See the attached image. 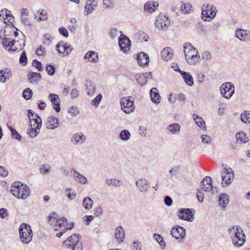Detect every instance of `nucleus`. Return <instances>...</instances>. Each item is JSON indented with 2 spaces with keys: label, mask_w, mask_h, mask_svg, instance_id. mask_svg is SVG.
<instances>
[{
  "label": "nucleus",
  "mask_w": 250,
  "mask_h": 250,
  "mask_svg": "<svg viewBox=\"0 0 250 250\" xmlns=\"http://www.w3.org/2000/svg\"><path fill=\"white\" fill-rule=\"evenodd\" d=\"M173 56V51L170 47H166L161 52V57L165 61H168Z\"/></svg>",
  "instance_id": "nucleus-26"
},
{
  "label": "nucleus",
  "mask_w": 250,
  "mask_h": 250,
  "mask_svg": "<svg viewBox=\"0 0 250 250\" xmlns=\"http://www.w3.org/2000/svg\"><path fill=\"white\" fill-rule=\"evenodd\" d=\"M221 174L222 178V185L223 187H225L224 185H227L230 184L234 177L233 170L230 167L224 168Z\"/></svg>",
  "instance_id": "nucleus-11"
},
{
  "label": "nucleus",
  "mask_w": 250,
  "mask_h": 250,
  "mask_svg": "<svg viewBox=\"0 0 250 250\" xmlns=\"http://www.w3.org/2000/svg\"><path fill=\"white\" fill-rule=\"evenodd\" d=\"M119 44L121 50L127 53L130 50V41L129 38L124 35H122L119 38Z\"/></svg>",
  "instance_id": "nucleus-12"
},
{
  "label": "nucleus",
  "mask_w": 250,
  "mask_h": 250,
  "mask_svg": "<svg viewBox=\"0 0 250 250\" xmlns=\"http://www.w3.org/2000/svg\"><path fill=\"white\" fill-rule=\"evenodd\" d=\"M71 190L70 188H67L65 190V195L71 200H73L76 197V193L75 192H73L72 193L70 192Z\"/></svg>",
  "instance_id": "nucleus-53"
},
{
  "label": "nucleus",
  "mask_w": 250,
  "mask_h": 250,
  "mask_svg": "<svg viewBox=\"0 0 250 250\" xmlns=\"http://www.w3.org/2000/svg\"><path fill=\"white\" fill-rule=\"evenodd\" d=\"M137 60L139 65L141 66H147L149 61L148 55L144 52H141L138 54Z\"/></svg>",
  "instance_id": "nucleus-18"
},
{
  "label": "nucleus",
  "mask_w": 250,
  "mask_h": 250,
  "mask_svg": "<svg viewBox=\"0 0 250 250\" xmlns=\"http://www.w3.org/2000/svg\"><path fill=\"white\" fill-rule=\"evenodd\" d=\"M32 96V91L31 89L27 88L24 89L22 93V96L26 100L30 99Z\"/></svg>",
  "instance_id": "nucleus-47"
},
{
  "label": "nucleus",
  "mask_w": 250,
  "mask_h": 250,
  "mask_svg": "<svg viewBox=\"0 0 250 250\" xmlns=\"http://www.w3.org/2000/svg\"><path fill=\"white\" fill-rule=\"evenodd\" d=\"M28 79L30 83L37 84L41 79V75L39 73L29 71Z\"/></svg>",
  "instance_id": "nucleus-24"
},
{
  "label": "nucleus",
  "mask_w": 250,
  "mask_h": 250,
  "mask_svg": "<svg viewBox=\"0 0 250 250\" xmlns=\"http://www.w3.org/2000/svg\"><path fill=\"white\" fill-rule=\"evenodd\" d=\"M102 99V95L101 94H99L98 95L92 100L91 104L96 107H97L99 105V103L101 101Z\"/></svg>",
  "instance_id": "nucleus-49"
},
{
  "label": "nucleus",
  "mask_w": 250,
  "mask_h": 250,
  "mask_svg": "<svg viewBox=\"0 0 250 250\" xmlns=\"http://www.w3.org/2000/svg\"><path fill=\"white\" fill-rule=\"evenodd\" d=\"M135 79L140 85H144L146 83V79L143 73L137 74L135 75Z\"/></svg>",
  "instance_id": "nucleus-42"
},
{
  "label": "nucleus",
  "mask_w": 250,
  "mask_h": 250,
  "mask_svg": "<svg viewBox=\"0 0 250 250\" xmlns=\"http://www.w3.org/2000/svg\"><path fill=\"white\" fill-rule=\"evenodd\" d=\"M170 23L167 17L163 14H160L156 18L155 26L157 28L165 31L168 29Z\"/></svg>",
  "instance_id": "nucleus-10"
},
{
  "label": "nucleus",
  "mask_w": 250,
  "mask_h": 250,
  "mask_svg": "<svg viewBox=\"0 0 250 250\" xmlns=\"http://www.w3.org/2000/svg\"><path fill=\"white\" fill-rule=\"evenodd\" d=\"M234 85L230 82L223 83L220 88L222 96L228 99H229L234 94Z\"/></svg>",
  "instance_id": "nucleus-8"
},
{
  "label": "nucleus",
  "mask_w": 250,
  "mask_h": 250,
  "mask_svg": "<svg viewBox=\"0 0 250 250\" xmlns=\"http://www.w3.org/2000/svg\"><path fill=\"white\" fill-rule=\"evenodd\" d=\"M8 10L7 9H2L0 11V20L7 24L5 21V17L7 16Z\"/></svg>",
  "instance_id": "nucleus-57"
},
{
  "label": "nucleus",
  "mask_w": 250,
  "mask_h": 250,
  "mask_svg": "<svg viewBox=\"0 0 250 250\" xmlns=\"http://www.w3.org/2000/svg\"><path fill=\"white\" fill-rule=\"evenodd\" d=\"M150 95L153 102L155 104H159L160 102L161 97L156 88L153 87L150 90Z\"/></svg>",
  "instance_id": "nucleus-30"
},
{
  "label": "nucleus",
  "mask_w": 250,
  "mask_h": 250,
  "mask_svg": "<svg viewBox=\"0 0 250 250\" xmlns=\"http://www.w3.org/2000/svg\"><path fill=\"white\" fill-rule=\"evenodd\" d=\"M48 222L53 227L55 231L70 230L73 227H69L67 220L64 217L58 218L56 213L53 212L48 216Z\"/></svg>",
  "instance_id": "nucleus-1"
},
{
  "label": "nucleus",
  "mask_w": 250,
  "mask_h": 250,
  "mask_svg": "<svg viewBox=\"0 0 250 250\" xmlns=\"http://www.w3.org/2000/svg\"><path fill=\"white\" fill-rule=\"evenodd\" d=\"M250 31L241 29H237L235 31V37L240 41H245L249 38Z\"/></svg>",
  "instance_id": "nucleus-21"
},
{
  "label": "nucleus",
  "mask_w": 250,
  "mask_h": 250,
  "mask_svg": "<svg viewBox=\"0 0 250 250\" xmlns=\"http://www.w3.org/2000/svg\"><path fill=\"white\" fill-rule=\"evenodd\" d=\"M153 238L159 244L162 249H164L166 247V244L163 238L159 234L154 233Z\"/></svg>",
  "instance_id": "nucleus-41"
},
{
  "label": "nucleus",
  "mask_w": 250,
  "mask_h": 250,
  "mask_svg": "<svg viewBox=\"0 0 250 250\" xmlns=\"http://www.w3.org/2000/svg\"><path fill=\"white\" fill-rule=\"evenodd\" d=\"M74 176L75 177L76 181L79 182L81 184H85L87 183V179L83 175L75 171Z\"/></svg>",
  "instance_id": "nucleus-40"
},
{
  "label": "nucleus",
  "mask_w": 250,
  "mask_h": 250,
  "mask_svg": "<svg viewBox=\"0 0 250 250\" xmlns=\"http://www.w3.org/2000/svg\"><path fill=\"white\" fill-rule=\"evenodd\" d=\"M32 65L36 67L38 69V70L40 71H41L43 70L42 63L40 62L37 61V60H34L33 61Z\"/></svg>",
  "instance_id": "nucleus-58"
},
{
  "label": "nucleus",
  "mask_w": 250,
  "mask_h": 250,
  "mask_svg": "<svg viewBox=\"0 0 250 250\" xmlns=\"http://www.w3.org/2000/svg\"><path fill=\"white\" fill-rule=\"evenodd\" d=\"M27 58L26 56V54L25 51H23L20 56V62L23 64V65H25L27 64Z\"/></svg>",
  "instance_id": "nucleus-54"
},
{
  "label": "nucleus",
  "mask_w": 250,
  "mask_h": 250,
  "mask_svg": "<svg viewBox=\"0 0 250 250\" xmlns=\"http://www.w3.org/2000/svg\"><path fill=\"white\" fill-rule=\"evenodd\" d=\"M97 6V2L94 0H87L84 7L85 13L86 15L91 13Z\"/></svg>",
  "instance_id": "nucleus-31"
},
{
  "label": "nucleus",
  "mask_w": 250,
  "mask_h": 250,
  "mask_svg": "<svg viewBox=\"0 0 250 250\" xmlns=\"http://www.w3.org/2000/svg\"><path fill=\"white\" fill-rule=\"evenodd\" d=\"M15 42H16L15 40L11 41L9 38L6 37H4L2 41L3 47L9 51H15L17 49V48L13 47Z\"/></svg>",
  "instance_id": "nucleus-23"
},
{
  "label": "nucleus",
  "mask_w": 250,
  "mask_h": 250,
  "mask_svg": "<svg viewBox=\"0 0 250 250\" xmlns=\"http://www.w3.org/2000/svg\"><path fill=\"white\" fill-rule=\"evenodd\" d=\"M10 191L15 197L23 200L27 199L30 193L29 187L20 182H14L12 185Z\"/></svg>",
  "instance_id": "nucleus-2"
},
{
  "label": "nucleus",
  "mask_w": 250,
  "mask_h": 250,
  "mask_svg": "<svg viewBox=\"0 0 250 250\" xmlns=\"http://www.w3.org/2000/svg\"><path fill=\"white\" fill-rule=\"evenodd\" d=\"M197 197L199 202L202 203L204 201V193L203 191H201L199 189H197Z\"/></svg>",
  "instance_id": "nucleus-64"
},
{
  "label": "nucleus",
  "mask_w": 250,
  "mask_h": 250,
  "mask_svg": "<svg viewBox=\"0 0 250 250\" xmlns=\"http://www.w3.org/2000/svg\"><path fill=\"white\" fill-rule=\"evenodd\" d=\"M170 232L172 236L177 240L183 239L186 235L185 229L180 226L173 228Z\"/></svg>",
  "instance_id": "nucleus-15"
},
{
  "label": "nucleus",
  "mask_w": 250,
  "mask_h": 250,
  "mask_svg": "<svg viewBox=\"0 0 250 250\" xmlns=\"http://www.w3.org/2000/svg\"><path fill=\"white\" fill-rule=\"evenodd\" d=\"M84 58L87 59L91 62H97L99 60L98 53L94 51H88L85 55Z\"/></svg>",
  "instance_id": "nucleus-27"
},
{
  "label": "nucleus",
  "mask_w": 250,
  "mask_h": 250,
  "mask_svg": "<svg viewBox=\"0 0 250 250\" xmlns=\"http://www.w3.org/2000/svg\"><path fill=\"white\" fill-rule=\"evenodd\" d=\"M184 51L185 56L186 54H188L190 51H192L193 49L195 48L193 46V45L190 43L189 42H186V43H185L184 45Z\"/></svg>",
  "instance_id": "nucleus-46"
},
{
  "label": "nucleus",
  "mask_w": 250,
  "mask_h": 250,
  "mask_svg": "<svg viewBox=\"0 0 250 250\" xmlns=\"http://www.w3.org/2000/svg\"><path fill=\"white\" fill-rule=\"evenodd\" d=\"M202 142L204 144H210L211 142V137L207 135L203 134L201 136Z\"/></svg>",
  "instance_id": "nucleus-56"
},
{
  "label": "nucleus",
  "mask_w": 250,
  "mask_h": 250,
  "mask_svg": "<svg viewBox=\"0 0 250 250\" xmlns=\"http://www.w3.org/2000/svg\"><path fill=\"white\" fill-rule=\"evenodd\" d=\"M30 128L27 131V134L31 138H35L39 134L40 128H37L36 127L32 126V125H30Z\"/></svg>",
  "instance_id": "nucleus-39"
},
{
  "label": "nucleus",
  "mask_w": 250,
  "mask_h": 250,
  "mask_svg": "<svg viewBox=\"0 0 250 250\" xmlns=\"http://www.w3.org/2000/svg\"><path fill=\"white\" fill-rule=\"evenodd\" d=\"M216 7L212 4H204L202 7V19L205 21H210L214 19L216 14Z\"/></svg>",
  "instance_id": "nucleus-6"
},
{
  "label": "nucleus",
  "mask_w": 250,
  "mask_h": 250,
  "mask_svg": "<svg viewBox=\"0 0 250 250\" xmlns=\"http://www.w3.org/2000/svg\"><path fill=\"white\" fill-rule=\"evenodd\" d=\"M132 250H141V242L137 240H134L133 242H132Z\"/></svg>",
  "instance_id": "nucleus-50"
},
{
  "label": "nucleus",
  "mask_w": 250,
  "mask_h": 250,
  "mask_svg": "<svg viewBox=\"0 0 250 250\" xmlns=\"http://www.w3.org/2000/svg\"><path fill=\"white\" fill-rule=\"evenodd\" d=\"M186 59L188 63L190 65L195 64L198 62L200 56L196 48L190 51L188 54H186Z\"/></svg>",
  "instance_id": "nucleus-13"
},
{
  "label": "nucleus",
  "mask_w": 250,
  "mask_h": 250,
  "mask_svg": "<svg viewBox=\"0 0 250 250\" xmlns=\"http://www.w3.org/2000/svg\"><path fill=\"white\" fill-rule=\"evenodd\" d=\"M68 112L72 117L76 116L79 113L78 109L76 106H71L68 109Z\"/></svg>",
  "instance_id": "nucleus-55"
},
{
  "label": "nucleus",
  "mask_w": 250,
  "mask_h": 250,
  "mask_svg": "<svg viewBox=\"0 0 250 250\" xmlns=\"http://www.w3.org/2000/svg\"><path fill=\"white\" fill-rule=\"evenodd\" d=\"M136 185L140 192L146 193L149 189L150 185L148 181L145 179L141 178L136 182Z\"/></svg>",
  "instance_id": "nucleus-14"
},
{
  "label": "nucleus",
  "mask_w": 250,
  "mask_h": 250,
  "mask_svg": "<svg viewBox=\"0 0 250 250\" xmlns=\"http://www.w3.org/2000/svg\"><path fill=\"white\" fill-rule=\"evenodd\" d=\"M93 204V201L90 197H86L83 198V206L85 209H90L92 207Z\"/></svg>",
  "instance_id": "nucleus-37"
},
{
  "label": "nucleus",
  "mask_w": 250,
  "mask_h": 250,
  "mask_svg": "<svg viewBox=\"0 0 250 250\" xmlns=\"http://www.w3.org/2000/svg\"><path fill=\"white\" fill-rule=\"evenodd\" d=\"M28 118L30 120V125H32L33 127H36L37 128H41L42 126V120L41 118H36V119H31L30 114H28Z\"/></svg>",
  "instance_id": "nucleus-38"
},
{
  "label": "nucleus",
  "mask_w": 250,
  "mask_h": 250,
  "mask_svg": "<svg viewBox=\"0 0 250 250\" xmlns=\"http://www.w3.org/2000/svg\"><path fill=\"white\" fill-rule=\"evenodd\" d=\"M235 137L236 141L238 143H246L249 141L248 137L243 132L236 133Z\"/></svg>",
  "instance_id": "nucleus-36"
},
{
  "label": "nucleus",
  "mask_w": 250,
  "mask_h": 250,
  "mask_svg": "<svg viewBox=\"0 0 250 250\" xmlns=\"http://www.w3.org/2000/svg\"><path fill=\"white\" fill-rule=\"evenodd\" d=\"M58 125V119L56 117L52 116L47 118L46 125L47 128L53 129L56 128Z\"/></svg>",
  "instance_id": "nucleus-22"
},
{
  "label": "nucleus",
  "mask_w": 250,
  "mask_h": 250,
  "mask_svg": "<svg viewBox=\"0 0 250 250\" xmlns=\"http://www.w3.org/2000/svg\"><path fill=\"white\" fill-rule=\"evenodd\" d=\"M103 4L105 8H113L114 5L113 0H103Z\"/></svg>",
  "instance_id": "nucleus-59"
},
{
  "label": "nucleus",
  "mask_w": 250,
  "mask_h": 250,
  "mask_svg": "<svg viewBox=\"0 0 250 250\" xmlns=\"http://www.w3.org/2000/svg\"><path fill=\"white\" fill-rule=\"evenodd\" d=\"M10 11L8 10L7 16L5 17V21L7 22V24H12V22L14 21L13 16L10 14Z\"/></svg>",
  "instance_id": "nucleus-61"
},
{
  "label": "nucleus",
  "mask_w": 250,
  "mask_h": 250,
  "mask_svg": "<svg viewBox=\"0 0 250 250\" xmlns=\"http://www.w3.org/2000/svg\"><path fill=\"white\" fill-rule=\"evenodd\" d=\"M180 126L177 123H173L168 125L167 127V132H170L172 134H178L180 130Z\"/></svg>",
  "instance_id": "nucleus-32"
},
{
  "label": "nucleus",
  "mask_w": 250,
  "mask_h": 250,
  "mask_svg": "<svg viewBox=\"0 0 250 250\" xmlns=\"http://www.w3.org/2000/svg\"><path fill=\"white\" fill-rule=\"evenodd\" d=\"M211 178L209 176L206 177L201 182L202 189L205 191H210L213 188L211 184Z\"/></svg>",
  "instance_id": "nucleus-20"
},
{
  "label": "nucleus",
  "mask_w": 250,
  "mask_h": 250,
  "mask_svg": "<svg viewBox=\"0 0 250 250\" xmlns=\"http://www.w3.org/2000/svg\"><path fill=\"white\" fill-rule=\"evenodd\" d=\"M125 231L122 227H118L115 229V237L119 243L123 242L125 239Z\"/></svg>",
  "instance_id": "nucleus-25"
},
{
  "label": "nucleus",
  "mask_w": 250,
  "mask_h": 250,
  "mask_svg": "<svg viewBox=\"0 0 250 250\" xmlns=\"http://www.w3.org/2000/svg\"><path fill=\"white\" fill-rule=\"evenodd\" d=\"M21 20L22 22L26 26L31 25L30 21L28 18V16H21Z\"/></svg>",
  "instance_id": "nucleus-63"
},
{
  "label": "nucleus",
  "mask_w": 250,
  "mask_h": 250,
  "mask_svg": "<svg viewBox=\"0 0 250 250\" xmlns=\"http://www.w3.org/2000/svg\"><path fill=\"white\" fill-rule=\"evenodd\" d=\"M158 6V3L157 2H148L145 5L144 10L146 12L152 13L156 10Z\"/></svg>",
  "instance_id": "nucleus-28"
},
{
  "label": "nucleus",
  "mask_w": 250,
  "mask_h": 250,
  "mask_svg": "<svg viewBox=\"0 0 250 250\" xmlns=\"http://www.w3.org/2000/svg\"><path fill=\"white\" fill-rule=\"evenodd\" d=\"M8 70H1L0 71V82L5 83L7 79H9L10 75L8 72Z\"/></svg>",
  "instance_id": "nucleus-43"
},
{
  "label": "nucleus",
  "mask_w": 250,
  "mask_h": 250,
  "mask_svg": "<svg viewBox=\"0 0 250 250\" xmlns=\"http://www.w3.org/2000/svg\"><path fill=\"white\" fill-rule=\"evenodd\" d=\"M120 104L122 109L125 113H130L134 110V103L130 97L122 98Z\"/></svg>",
  "instance_id": "nucleus-9"
},
{
  "label": "nucleus",
  "mask_w": 250,
  "mask_h": 250,
  "mask_svg": "<svg viewBox=\"0 0 250 250\" xmlns=\"http://www.w3.org/2000/svg\"><path fill=\"white\" fill-rule=\"evenodd\" d=\"M49 99L50 100L53 108L56 112H59L60 111V99L58 95L55 94H50L48 96Z\"/></svg>",
  "instance_id": "nucleus-19"
},
{
  "label": "nucleus",
  "mask_w": 250,
  "mask_h": 250,
  "mask_svg": "<svg viewBox=\"0 0 250 250\" xmlns=\"http://www.w3.org/2000/svg\"><path fill=\"white\" fill-rule=\"evenodd\" d=\"M46 71L49 75H53L55 72V67L51 64H47L46 66Z\"/></svg>",
  "instance_id": "nucleus-52"
},
{
  "label": "nucleus",
  "mask_w": 250,
  "mask_h": 250,
  "mask_svg": "<svg viewBox=\"0 0 250 250\" xmlns=\"http://www.w3.org/2000/svg\"><path fill=\"white\" fill-rule=\"evenodd\" d=\"M57 51L60 53H65L66 55H68L72 50V47L70 45H67L63 41L60 42L56 45Z\"/></svg>",
  "instance_id": "nucleus-16"
},
{
  "label": "nucleus",
  "mask_w": 250,
  "mask_h": 250,
  "mask_svg": "<svg viewBox=\"0 0 250 250\" xmlns=\"http://www.w3.org/2000/svg\"><path fill=\"white\" fill-rule=\"evenodd\" d=\"M179 167L176 166L171 168V169L169 170V173L170 174V176L172 177L173 176H176L179 171Z\"/></svg>",
  "instance_id": "nucleus-62"
},
{
  "label": "nucleus",
  "mask_w": 250,
  "mask_h": 250,
  "mask_svg": "<svg viewBox=\"0 0 250 250\" xmlns=\"http://www.w3.org/2000/svg\"><path fill=\"white\" fill-rule=\"evenodd\" d=\"M63 247L71 250H82V242L80 241L78 234H74L69 236L64 241L62 244Z\"/></svg>",
  "instance_id": "nucleus-4"
},
{
  "label": "nucleus",
  "mask_w": 250,
  "mask_h": 250,
  "mask_svg": "<svg viewBox=\"0 0 250 250\" xmlns=\"http://www.w3.org/2000/svg\"><path fill=\"white\" fill-rule=\"evenodd\" d=\"M38 13L40 14V17L37 19V21H46L48 19L47 13L44 9H40L38 11Z\"/></svg>",
  "instance_id": "nucleus-44"
},
{
  "label": "nucleus",
  "mask_w": 250,
  "mask_h": 250,
  "mask_svg": "<svg viewBox=\"0 0 250 250\" xmlns=\"http://www.w3.org/2000/svg\"><path fill=\"white\" fill-rule=\"evenodd\" d=\"M120 137L123 141H127L130 137V132L126 129L123 130L120 134Z\"/></svg>",
  "instance_id": "nucleus-45"
},
{
  "label": "nucleus",
  "mask_w": 250,
  "mask_h": 250,
  "mask_svg": "<svg viewBox=\"0 0 250 250\" xmlns=\"http://www.w3.org/2000/svg\"><path fill=\"white\" fill-rule=\"evenodd\" d=\"M193 119L195 121L196 125L202 129L205 130L206 129L205 122L204 120L198 116L197 115L194 114L193 115Z\"/></svg>",
  "instance_id": "nucleus-35"
},
{
  "label": "nucleus",
  "mask_w": 250,
  "mask_h": 250,
  "mask_svg": "<svg viewBox=\"0 0 250 250\" xmlns=\"http://www.w3.org/2000/svg\"><path fill=\"white\" fill-rule=\"evenodd\" d=\"M19 234L21 241L28 244L32 239L33 232L31 226L26 223H22L19 228Z\"/></svg>",
  "instance_id": "nucleus-5"
},
{
  "label": "nucleus",
  "mask_w": 250,
  "mask_h": 250,
  "mask_svg": "<svg viewBox=\"0 0 250 250\" xmlns=\"http://www.w3.org/2000/svg\"><path fill=\"white\" fill-rule=\"evenodd\" d=\"M195 210L190 208H179L177 215L179 219L192 222L194 219Z\"/></svg>",
  "instance_id": "nucleus-7"
},
{
  "label": "nucleus",
  "mask_w": 250,
  "mask_h": 250,
  "mask_svg": "<svg viewBox=\"0 0 250 250\" xmlns=\"http://www.w3.org/2000/svg\"><path fill=\"white\" fill-rule=\"evenodd\" d=\"M51 170V167L48 165H43L42 166V167L40 168V173L42 174H48L49 172Z\"/></svg>",
  "instance_id": "nucleus-48"
},
{
  "label": "nucleus",
  "mask_w": 250,
  "mask_h": 250,
  "mask_svg": "<svg viewBox=\"0 0 250 250\" xmlns=\"http://www.w3.org/2000/svg\"><path fill=\"white\" fill-rule=\"evenodd\" d=\"M229 232L233 244L237 247L243 246L246 241L245 235L241 228L238 226L230 227Z\"/></svg>",
  "instance_id": "nucleus-3"
},
{
  "label": "nucleus",
  "mask_w": 250,
  "mask_h": 250,
  "mask_svg": "<svg viewBox=\"0 0 250 250\" xmlns=\"http://www.w3.org/2000/svg\"><path fill=\"white\" fill-rule=\"evenodd\" d=\"M36 53L37 55L42 56L46 53V49L45 48L42 47L40 45L36 49Z\"/></svg>",
  "instance_id": "nucleus-60"
},
{
  "label": "nucleus",
  "mask_w": 250,
  "mask_h": 250,
  "mask_svg": "<svg viewBox=\"0 0 250 250\" xmlns=\"http://www.w3.org/2000/svg\"><path fill=\"white\" fill-rule=\"evenodd\" d=\"M229 202V196L226 194H221L219 197V204L222 209L225 208Z\"/></svg>",
  "instance_id": "nucleus-33"
},
{
  "label": "nucleus",
  "mask_w": 250,
  "mask_h": 250,
  "mask_svg": "<svg viewBox=\"0 0 250 250\" xmlns=\"http://www.w3.org/2000/svg\"><path fill=\"white\" fill-rule=\"evenodd\" d=\"M180 73L187 85L192 86L193 84V79L190 73L185 71H180Z\"/></svg>",
  "instance_id": "nucleus-29"
},
{
  "label": "nucleus",
  "mask_w": 250,
  "mask_h": 250,
  "mask_svg": "<svg viewBox=\"0 0 250 250\" xmlns=\"http://www.w3.org/2000/svg\"><path fill=\"white\" fill-rule=\"evenodd\" d=\"M86 140L85 136L82 132H79L73 135L71 141L75 145H81L83 144Z\"/></svg>",
  "instance_id": "nucleus-17"
},
{
  "label": "nucleus",
  "mask_w": 250,
  "mask_h": 250,
  "mask_svg": "<svg viewBox=\"0 0 250 250\" xmlns=\"http://www.w3.org/2000/svg\"><path fill=\"white\" fill-rule=\"evenodd\" d=\"M191 6L188 3L182 5L180 9L181 11L186 14L190 13V11H191Z\"/></svg>",
  "instance_id": "nucleus-51"
},
{
  "label": "nucleus",
  "mask_w": 250,
  "mask_h": 250,
  "mask_svg": "<svg viewBox=\"0 0 250 250\" xmlns=\"http://www.w3.org/2000/svg\"><path fill=\"white\" fill-rule=\"evenodd\" d=\"M85 85L87 95L89 96L93 95L96 91V87L94 83L90 80H87Z\"/></svg>",
  "instance_id": "nucleus-34"
}]
</instances>
